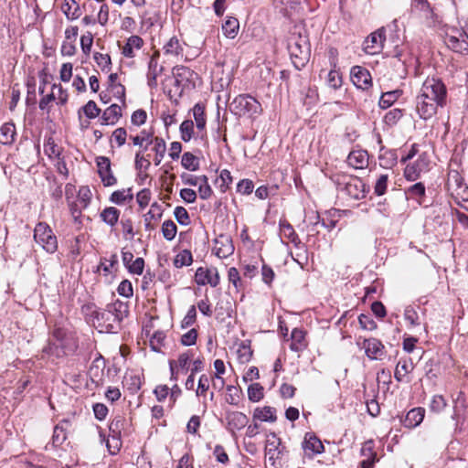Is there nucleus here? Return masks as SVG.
<instances>
[{
	"label": "nucleus",
	"instance_id": "6ab92c4d",
	"mask_svg": "<svg viewBox=\"0 0 468 468\" xmlns=\"http://www.w3.org/2000/svg\"><path fill=\"white\" fill-rule=\"evenodd\" d=\"M191 360L190 352H185L179 355L177 360H170L169 361V367L171 372V379L176 380L177 379V373L179 370L187 371L188 366Z\"/></svg>",
	"mask_w": 468,
	"mask_h": 468
},
{
	"label": "nucleus",
	"instance_id": "f257e3e1",
	"mask_svg": "<svg viewBox=\"0 0 468 468\" xmlns=\"http://www.w3.org/2000/svg\"><path fill=\"white\" fill-rule=\"evenodd\" d=\"M288 49L292 63L297 69H301L306 64L310 56V44L305 36H292L289 39Z\"/></svg>",
	"mask_w": 468,
	"mask_h": 468
},
{
	"label": "nucleus",
	"instance_id": "8fccbe9b",
	"mask_svg": "<svg viewBox=\"0 0 468 468\" xmlns=\"http://www.w3.org/2000/svg\"><path fill=\"white\" fill-rule=\"evenodd\" d=\"M93 58L102 71L108 72L111 69L112 60L110 55L95 52Z\"/></svg>",
	"mask_w": 468,
	"mask_h": 468
},
{
	"label": "nucleus",
	"instance_id": "58836bf2",
	"mask_svg": "<svg viewBox=\"0 0 468 468\" xmlns=\"http://www.w3.org/2000/svg\"><path fill=\"white\" fill-rule=\"evenodd\" d=\"M43 352L56 357H61L66 355L64 344L53 340L48 341V344L43 348Z\"/></svg>",
	"mask_w": 468,
	"mask_h": 468
},
{
	"label": "nucleus",
	"instance_id": "0eeeda50",
	"mask_svg": "<svg viewBox=\"0 0 468 468\" xmlns=\"http://www.w3.org/2000/svg\"><path fill=\"white\" fill-rule=\"evenodd\" d=\"M338 186H344L342 190L351 198L358 200L366 197L368 192L367 185L356 176H349L344 182H338Z\"/></svg>",
	"mask_w": 468,
	"mask_h": 468
},
{
	"label": "nucleus",
	"instance_id": "72a5a7b5",
	"mask_svg": "<svg viewBox=\"0 0 468 468\" xmlns=\"http://www.w3.org/2000/svg\"><path fill=\"white\" fill-rule=\"evenodd\" d=\"M239 23L235 17H228L222 25V31L225 37L233 39L239 32Z\"/></svg>",
	"mask_w": 468,
	"mask_h": 468
},
{
	"label": "nucleus",
	"instance_id": "7c9ffc66",
	"mask_svg": "<svg viewBox=\"0 0 468 468\" xmlns=\"http://www.w3.org/2000/svg\"><path fill=\"white\" fill-rule=\"evenodd\" d=\"M276 419V410L270 406L257 408L253 412V420L274 422Z\"/></svg>",
	"mask_w": 468,
	"mask_h": 468
},
{
	"label": "nucleus",
	"instance_id": "c85d7f7f",
	"mask_svg": "<svg viewBox=\"0 0 468 468\" xmlns=\"http://www.w3.org/2000/svg\"><path fill=\"white\" fill-rule=\"evenodd\" d=\"M280 235L282 238L287 239L295 246H298L301 243L293 227L286 220L280 221Z\"/></svg>",
	"mask_w": 468,
	"mask_h": 468
},
{
	"label": "nucleus",
	"instance_id": "774afa93",
	"mask_svg": "<svg viewBox=\"0 0 468 468\" xmlns=\"http://www.w3.org/2000/svg\"><path fill=\"white\" fill-rule=\"evenodd\" d=\"M404 317H405V320L408 321L410 324V325H412V326L420 324V322L418 321L419 320L418 314L415 311V309L410 305H409L405 308Z\"/></svg>",
	"mask_w": 468,
	"mask_h": 468
},
{
	"label": "nucleus",
	"instance_id": "e433bc0d",
	"mask_svg": "<svg viewBox=\"0 0 468 468\" xmlns=\"http://www.w3.org/2000/svg\"><path fill=\"white\" fill-rule=\"evenodd\" d=\"M155 153L154 156V165H159L165 154L166 144L163 138L155 137L154 138V146L152 149Z\"/></svg>",
	"mask_w": 468,
	"mask_h": 468
},
{
	"label": "nucleus",
	"instance_id": "20e7f679",
	"mask_svg": "<svg viewBox=\"0 0 468 468\" xmlns=\"http://www.w3.org/2000/svg\"><path fill=\"white\" fill-rule=\"evenodd\" d=\"M420 91L446 105L447 89L440 79L428 77L422 83Z\"/></svg>",
	"mask_w": 468,
	"mask_h": 468
},
{
	"label": "nucleus",
	"instance_id": "4468645a",
	"mask_svg": "<svg viewBox=\"0 0 468 468\" xmlns=\"http://www.w3.org/2000/svg\"><path fill=\"white\" fill-rule=\"evenodd\" d=\"M98 173L101 182L105 186H111L116 184L117 180L111 169V161L108 157H97Z\"/></svg>",
	"mask_w": 468,
	"mask_h": 468
},
{
	"label": "nucleus",
	"instance_id": "052dcab7",
	"mask_svg": "<svg viewBox=\"0 0 468 468\" xmlns=\"http://www.w3.org/2000/svg\"><path fill=\"white\" fill-rule=\"evenodd\" d=\"M123 237L125 239L132 240L134 237L133 225L131 218H122L121 220Z\"/></svg>",
	"mask_w": 468,
	"mask_h": 468
},
{
	"label": "nucleus",
	"instance_id": "5fc2aeb1",
	"mask_svg": "<svg viewBox=\"0 0 468 468\" xmlns=\"http://www.w3.org/2000/svg\"><path fill=\"white\" fill-rule=\"evenodd\" d=\"M174 216L180 225L187 226L190 224L189 214L184 207H176Z\"/></svg>",
	"mask_w": 468,
	"mask_h": 468
},
{
	"label": "nucleus",
	"instance_id": "4d7b16f0",
	"mask_svg": "<svg viewBox=\"0 0 468 468\" xmlns=\"http://www.w3.org/2000/svg\"><path fill=\"white\" fill-rule=\"evenodd\" d=\"M80 110L89 119H94L99 116L101 109L97 106L95 101H89Z\"/></svg>",
	"mask_w": 468,
	"mask_h": 468
},
{
	"label": "nucleus",
	"instance_id": "423d86ee",
	"mask_svg": "<svg viewBox=\"0 0 468 468\" xmlns=\"http://www.w3.org/2000/svg\"><path fill=\"white\" fill-rule=\"evenodd\" d=\"M445 44L449 48L458 53L468 51V35L461 28H451L445 36Z\"/></svg>",
	"mask_w": 468,
	"mask_h": 468
},
{
	"label": "nucleus",
	"instance_id": "3c124183",
	"mask_svg": "<svg viewBox=\"0 0 468 468\" xmlns=\"http://www.w3.org/2000/svg\"><path fill=\"white\" fill-rule=\"evenodd\" d=\"M181 139L184 142H189L194 133V122L191 120H186L180 124Z\"/></svg>",
	"mask_w": 468,
	"mask_h": 468
},
{
	"label": "nucleus",
	"instance_id": "0e129e2a",
	"mask_svg": "<svg viewBox=\"0 0 468 468\" xmlns=\"http://www.w3.org/2000/svg\"><path fill=\"white\" fill-rule=\"evenodd\" d=\"M446 400L441 395H435L432 397L430 410L433 412H441L446 407Z\"/></svg>",
	"mask_w": 468,
	"mask_h": 468
},
{
	"label": "nucleus",
	"instance_id": "680f3d73",
	"mask_svg": "<svg viewBox=\"0 0 468 468\" xmlns=\"http://www.w3.org/2000/svg\"><path fill=\"white\" fill-rule=\"evenodd\" d=\"M91 192L88 186H81L78 192V200L82 208H86L90 204Z\"/></svg>",
	"mask_w": 468,
	"mask_h": 468
},
{
	"label": "nucleus",
	"instance_id": "2f4dec72",
	"mask_svg": "<svg viewBox=\"0 0 468 468\" xmlns=\"http://www.w3.org/2000/svg\"><path fill=\"white\" fill-rule=\"evenodd\" d=\"M61 10L69 20L78 19L81 15L80 5L75 0H64Z\"/></svg>",
	"mask_w": 468,
	"mask_h": 468
},
{
	"label": "nucleus",
	"instance_id": "1a4fd4ad",
	"mask_svg": "<svg viewBox=\"0 0 468 468\" xmlns=\"http://www.w3.org/2000/svg\"><path fill=\"white\" fill-rule=\"evenodd\" d=\"M446 186L452 196L460 197L463 199L468 197V186L464 184L463 176L457 170H450Z\"/></svg>",
	"mask_w": 468,
	"mask_h": 468
},
{
	"label": "nucleus",
	"instance_id": "6e6552de",
	"mask_svg": "<svg viewBox=\"0 0 468 468\" xmlns=\"http://www.w3.org/2000/svg\"><path fill=\"white\" fill-rule=\"evenodd\" d=\"M112 315L106 309L93 312V322L97 324L101 332L117 333L121 329V325Z\"/></svg>",
	"mask_w": 468,
	"mask_h": 468
},
{
	"label": "nucleus",
	"instance_id": "79ce46f5",
	"mask_svg": "<svg viewBox=\"0 0 468 468\" xmlns=\"http://www.w3.org/2000/svg\"><path fill=\"white\" fill-rule=\"evenodd\" d=\"M411 10L412 12H419L426 18H429L432 15V10L427 0H411Z\"/></svg>",
	"mask_w": 468,
	"mask_h": 468
},
{
	"label": "nucleus",
	"instance_id": "7ed1b4c3",
	"mask_svg": "<svg viewBox=\"0 0 468 468\" xmlns=\"http://www.w3.org/2000/svg\"><path fill=\"white\" fill-rule=\"evenodd\" d=\"M34 239L48 253H54L58 250L57 237L46 222H38L34 229Z\"/></svg>",
	"mask_w": 468,
	"mask_h": 468
},
{
	"label": "nucleus",
	"instance_id": "2eb2a0df",
	"mask_svg": "<svg viewBox=\"0 0 468 468\" xmlns=\"http://www.w3.org/2000/svg\"><path fill=\"white\" fill-rule=\"evenodd\" d=\"M429 160L425 154H420L417 161L412 165H408L404 170V176L409 181L417 180L421 172L428 170Z\"/></svg>",
	"mask_w": 468,
	"mask_h": 468
},
{
	"label": "nucleus",
	"instance_id": "b1692460",
	"mask_svg": "<svg viewBox=\"0 0 468 468\" xmlns=\"http://www.w3.org/2000/svg\"><path fill=\"white\" fill-rule=\"evenodd\" d=\"M106 310L109 311L112 314H113L112 316L115 318V321H117L120 325L122 320L129 314L128 304L119 300L108 304Z\"/></svg>",
	"mask_w": 468,
	"mask_h": 468
},
{
	"label": "nucleus",
	"instance_id": "9b49d317",
	"mask_svg": "<svg viewBox=\"0 0 468 468\" xmlns=\"http://www.w3.org/2000/svg\"><path fill=\"white\" fill-rule=\"evenodd\" d=\"M362 348L365 349L367 356L371 360H381L385 356V346L382 342L375 337L364 339Z\"/></svg>",
	"mask_w": 468,
	"mask_h": 468
},
{
	"label": "nucleus",
	"instance_id": "864d4df0",
	"mask_svg": "<svg viewBox=\"0 0 468 468\" xmlns=\"http://www.w3.org/2000/svg\"><path fill=\"white\" fill-rule=\"evenodd\" d=\"M118 264V256L116 254L111 255L110 259H101L98 270H102L106 274L111 273L112 269Z\"/></svg>",
	"mask_w": 468,
	"mask_h": 468
},
{
	"label": "nucleus",
	"instance_id": "f03ea898",
	"mask_svg": "<svg viewBox=\"0 0 468 468\" xmlns=\"http://www.w3.org/2000/svg\"><path fill=\"white\" fill-rule=\"evenodd\" d=\"M230 111L236 115H249L250 117L262 112L261 104L249 94L238 95L229 104Z\"/></svg>",
	"mask_w": 468,
	"mask_h": 468
},
{
	"label": "nucleus",
	"instance_id": "603ef678",
	"mask_svg": "<svg viewBox=\"0 0 468 468\" xmlns=\"http://www.w3.org/2000/svg\"><path fill=\"white\" fill-rule=\"evenodd\" d=\"M248 397L252 402H258L263 398V388L259 383H254L248 388Z\"/></svg>",
	"mask_w": 468,
	"mask_h": 468
},
{
	"label": "nucleus",
	"instance_id": "49530a36",
	"mask_svg": "<svg viewBox=\"0 0 468 468\" xmlns=\"http://www.w3.org/2000/svg\"><path fill=\"white\" fill-rule=\"evenodd\" d=\"M173 74L176 80V84L179 85L180 81L184 80H189L193 75V71L185 66H176L173 69Z\"/></svg>",
	"mask_w": 468,
	"mask_h": 468
},
{
	"label": "nucleus",
	"instance_id": "f704fd0d",
	"mask_svg": "<svg viewBox=\"0 0 468 468\" xmlns=\"http://www.w3.org/2000/svg\"><path fill=\"white\" fill-rule=\"evenodd\" d=\"M119 217L120 210L114 207H106L100 214L101 220L110 227H114L116 225L119 220Z\"/></svg>",
	"mask_w": 468,
	"mask_h": 468
},
{
	"label": "nucleus",
	"instance_id": "4be33fe9",
	"mask_svg": "<svg viewBox=\"0 0 468 468\" xmlns=\"http://www.w3.org/2000/svg\"><path fill=\"white\" fill-rule=\"evenodd\" d=\"M144 46V39L137 35L129 37L124 46L122 48V54L125 58H133L135 57V50H139Z\"/></svg>",
	"mask_w": 468,
	"mask_h": 468
},
{
	"label": "nucleus",
	"instance_id": "f8f14e48",
	"mask_svg": "<svg viewBox=\"0 0 468 468\" xmlns=\"http://www.w3.org/2000/svg\"><path fill=\"white\" fill-rule=\"evenodd\" d=\"M195 278L198 285L209 284L211 287L218 286L220 280L217 268L199 267L196 271Z\"/></svg>",
	"mask_w": 468,
	"mask_h": 468
},
{
	"label": "nucleus",
	"instance_id": "6e6d98bb",
	"mask_svg": "<svg viewBox=\"0 0 468 468\" xmlns=\"http://www.w3.org/2000/svg\"><path fill=\"white\" fill-rule=\"evenodd\" d=\"M403 116L400 109H392L388 112L384 116V122L389 126L395 125Z\"/></svg>",
	"mask_w": 468,
	"mask_h": 468
},
{
	"label": "nucleus",
	"instance_id": "473e14b6",
	"mask_svg": "<svg viewBox=\"0 0 468 468\" xmlns=\"http://www.w3.org/2000/svg\"><path fill=\"white\" fill-rule=\"evenodd\" d=\"M304 337V331L299 328H294L291 334L292 344L290 345V348L295 352L303 350L306 346Z\"/></svg>",
	"mask_w": 468,
	"mask_h": 468
},
{
	"label": "nucleus",
	"instance_id": "de8ad7c7",
	"mask_svg": "<svg viewBox=\"0 0 468 468\" xmlns=\"http://www.w3.org/2000/svg\"><path fill=\"white\" fill-rule=\"evenodd\" d=\"M192 261L193 258L190 250H184L175 257L174 265L176 268H182L191 265Z\"/></svg>",
	"mask_w": 468,
	"mask_h": 468
},
{
	"label": "nucleus",
	"instance_id": "5701e85b",
	"mask_svg": "<svg viewBox=\"0 0 468 468\" xmlns=\"http://www.w3.org/2000/svg\"><path fill=\"white\" fill-rule=\"evenodd\" d=\"M303 448L305 452H309L314 454L322 453L324 450L320 439L312 432H307L305 434Z\"/></svg>",
	"mask_w": 468,
	"mask_h": 468
},
{
	"label": "nucleus",
	"instance_id": "39448f33",
	"mask_svg": "<svg viewBox=\"0 0 468 468\" xmlns=\"http://www.w3.org/2000/svg\"><path fill=\"white\" fill-rule=\"evenodd\" d=\"M445 105L432 99L430 96L424 95L423 92H419L416 97V110L421 119L428 120L436 114L438 108H442Z\"/></svg>",
	"mask_w": 468,
	"mask_h": 468
},
{
	"label": "nucleus",
	"instance_id": "c756f323",
	"mask_svg": "<svg viewBox=\"0 0 468 468\" xmlns=\"http://www.w3.org/2000/svg\"><path fill=\"white\" fill-rule=\"evenodd\" d=\"M16 127L12 122L4 123L0 128V144L10 145L14 143L16 137Z\"/></svg>",
	"mask_w": 468,
	"mask_h": 468
},
{
	"label": "nucleus",
	"instance_id": "ddd939ff",
	"mask_svg": "<svg viewBox=\"0 0 468 468\" xmlns=\"http://www.w3.org/2000/svg\"><path fill=\"white\" fill-rule=\"evenodd\" d=\"M232 239L229 235L221 234L214 240L213 250L220 259H226L234 252Z\"/></svg>",
	"mask_w": 468,
	"mask_h": 468
},
{
	"label": "nucleus",
	"instance_id": "c03bdc74",
	"mask_svg": "<svg viewBox=\"0 0 468 468\" xmlns=\"http://www.w3.org/2000/svg\"><path fill=\"white\" fill-rule=\"evenodd\" d=\"M181 165L189 171H197L199 168L198 158L190 152H186L182 155Z\"/></svg>",
	"mask_w": 468,
	"mask_h": 468
},
{
	"label": "nucleus",
	"instance_id": "37998d69",
	"mask_svg": "<svg viewBox=\"0 0 468 468\" xmlns=\"http://www.w3.org/2000/svg\"><path fill=\"white\" fill-rule=\"evenodd\" d=\"M401 93L402 91L399 90L383 93L378 102L379 106L383 109L390 107L399 98Z\"/></svg>",
	"mask_w": 468,
	"mask_h": 468
},
{
	"label": "nucleus",
	"instance_id": "bb28decb",
	"mask_svg": "<svg viewBox=\"0 0 468 468\" xmlns=\"http://www.w3.org/2000/svg\"><path fill=\"white\" fill-rule=\"evenodd\" d=\"M280 444V439L274 432H271L268 435L265 445V455L268 456L269 460L271 461L272 463H274L275 459L278 458V448Z\"/></svg>",
	"mask_w": 468,
	"mask_h": 468
},
{
	"label": "nucleus",
	"instance_id": "cd10ccee",
	"mask_svg": "<svg viewBox=\"0 0 468 468\" xmlns=\"http://www.w3.org/2000/svg\"><path fill=\"white\" fill-rule=\"evenodd\" d=\"M122 116V109L118 104H112L106 110H104L101 115L102 124L109 125L114 124L118 122Z\"/></svg>",
	"mask_w": 468,
	"mask_h": 468
},
{
	"label": "nucleus",
	"instance_id": "ea45409f",
	"mask_svg": "<svg viewBox=\"0 0 468 468\" xmlns=\"http://www.w3.org/2000/svg\"><path fill=\"white\" fill-rule=\"evenodd\" d=\"M193 116L196 122L197 128L200 131L206 127L207 120L205 114V106L202 103H197L193 107Z\"/></svg>",
	"mask_w": 468,
	"mask_h": 468
},
{
	"label": "nucleus",
	"instance_id": "dca6fc26",
	"mask_svg": "<svg viewBox=\"0 0 468 468\" xmlns=\"http://www.w3.org/2000/svg\"><path fill=\"white\" fill-rule=\"evenodd\" d=\"M159 57L160 52L154 51L148 63L147 83L151 89L157 87V78L164 70V67L158 63Z\"/></svg>",
	"mask_w": 468,
	"mask_h": 468
},
{
	"label": "nucleus",
	"instance_id": "9d476101",
	"mask_svg": "<svg viewBox=\"0 0 468 468\" xmlns=\"http://www.w3.org/2000/svg\"><path fill=\"white\" fill-rule=\"evenodd\" d=\"M350 78L354 85L358 89L365 90L372 85V78L369 71L361 66H354L351 69Z\"/></svg>",
	"mask_w": 468,
	"mask_h": 468
},
{
	"label": "nucleus",
	"instance_id": "c9c22d12",
	"mask_svg": "<svg viewBox=\"0 0 468 468\" xmlns=\"http://www.w3.org/2000/svg\"><path fill=\"white\" fill-rule=\"evenodd\" d=\"M413 369L412 362L408 359H400L396 367L394 378L397 381L401 382L403 378Z\"/></svg>",
	"mask_w": 468,
	"mask_h": 468
},
{
	"label": "nucleus",
	"instance_id": "13d9d810",
	"mask_svg": "<svg viewBox=\"0 0 468 468\" xmlns=\"http://www.w3.org/2000/svg\"><path fill=\"white\" fill-rule=\"evenodd\" d=\"M326 82L330 88L337 90L342 86V77L338 71L332 69L328 72Z\"/></svg>",
	"mask_w": 468,
	"mask_h": 468
},
{
	"label": "nucleus",
	"instance_id": "393cba45",
	"mask_svg": "<svg viewBox=\"0 0 468 468\" xmlns=\"http://www.w3.org/2000/svg\"><path fill=\"white\" fill-rule=\"evenodd\" d=\"M71 427V422L69 420H62L54 428L52 436V442L54 445H61L67 439V431Z\"/></svg>",
	"mask_w": 468,
	"mask_h": 468
},
{
	"label": "nucleus",
	"instance_id": "a19ab883",
	"mask_svg": "<svg viewBox=\"0 0 468 468\" xmlns=\"http://www.w3.org/2000/svg\"><path fill=\"white\" fill-rule=\"evenodd\" d=\"M164 51L165 55L178 56L182 54L183 48L176 37H171L165 45Z\"/></svg>",
	"mask_w": 468,
	"mask_h": 468
},
{
	"label": "nucleus",
	"instance_id": "a878e982",
	"mask_svg": "<svg viewBox=\"0 0 468 468\" xmlns=\"http://www.w3.org/2000/svg\"><path fill=\"white\" fill-rule=\"evenodd\" d=\"M228 420V424L230 430H241L244 428L248 422L249 418L242 412L239 411H232L229 412L226 417Z\"/></svg>",
	"mask_w": 468,
	"mask_h": 468
},
{
	"label": "nucleus",
	"instance_id": "338daca9",
	"mask_svg": "<svg viewBox=\"0 0 468 468\" xmlns=\"http://www.w3.org/2000/svg\"><path fill=\"white\" fill-rule=\"evenodd\" d=\"M228 279L229 282H231L237 290L242 288L243 284L240 279L239 272L235 267H231L229 269Z\"/></svg>",
	"mask_w": 468,
	"mask_h": 468
},
{
	"label": "nucleus",
	"instance_id": "f3484780",
	"mask_svg": "<svg viewBox=\"0 0 468 468\" xmlns=\"http://www.w3.org/2000/svg\"><path fill=\"white\" fill-rule=\"evenodd\" d=\"M385 40V33L384 29H378L373 32L370 36L367 37L364 42V50L367 54H377L383 48V42Z\"/></svg>",
	"mask_w": 468,
	"mask_h": 468
},
{
	"label": "nucleus",
	"instance_id": "aec40b11",
	"mask_svg": "<svg viewBox=\"0 0 468 468\" xmlns=\"http://www.w3.org/2000/svg\"><path fill=\"white\" fill-rule=\"evenodd\" d=\"M128 421L123 416H116L109 426L110 436L112 440L120 441L122 434H128L126 431Z\"/></svg>",
	"mask_w": 468,
	"mask_h": 468
},
{
	"label": "nucleus",
	"instance_id": "412c9836",
	"mask_svg": "<svg viewBox=\"0 0 468 468\" xmlns=\"http://www.w3.org/2000/svg\"><path fill=\"white\" fill-rule=\"evenodd\" d=\"M425 416V409L421 407L413 408L408 411L402 424L405 428L413 429L419 426Z\"/></svg>",
	"mask_w": 468,
	"mask_h": 468
},
{
	"label": "nucleus",
	"instance_id": "e2e57ef3",
	"mask_svg": "<svg viewBox=\"0 0 468 468\" xmlns=\"http://www.w3.org/2000/svg\"><path fill=\"white\" fill-rule=\"evenodd\" d=\"M388 175H380L374 186V192L377 196H382L386 193L388 186Z\"/></svg>",
	"mask_w": 468,
	"mask_h": 468
},
{
	"label": "nucleus",
	"instance_id": "bf43d9fd",
	"mask_svg": "<svg viewBox=\"0 0 468 468\" xmlns=\"http://www.w3.org/2000/svg\"><path fill=\"white\" fill-rule=\"evenodd\" d=\"M238 356L241 363H245L250 361L252 351L250 349V346L249 344H246V342H242L238 348Z\"/></svg>",
	"mask_w": 468,
	"mask_h": 468
},
{
	"label": "nucleus",
	"instance_id": "a18cd8bd",
	"mask_svg": "<svg viewBox=\"0 0 468 468\" xmlns=\"http://www.w3.org/2000/svg\"><path fill=\"white\" fill-rule=\"evenodd\" d=\"M124 383L131 393H136L142 386V380L138 374L130 373L124 377Z\"/></svg>",
	"mask_w": 468,
	"mask_h": 468
},
{
	"label": "nucleus",
	"instance_id": "09e8293b",
	"mask_svg": "<svg viewBox=\"0 0 468 468\" xmlns=\"http://www.w3.org/2000/svg\"><path fill=\"white\" fill-rule=\"evenodd\" d=\"M177 232V227L174 221L168 219L165 220L162 225V233L166 240H172L175 239Z\"/></svg>",
	"mask_w": 468,
	"mask_h": 468
},
{
	"label": "nucleus",
	"instance_id": "a211bd4d",
	"mask_svg": "<svg viewBox=\"0 0 468 468\" xmlns=\"http://www.w3.org/2000/svg\"><path fill=\"white\" fill-rule=\"evenodd\" d=\"M369 155L366 150L356 149L349 153L346 162L355 169H365L368 165Z\"/></svg>",
	"mask_w": 468,
	"mask_h": 468
},
{
	"label": "nucleus",
	"instance_id": "69168bd1",
	"mask_svg": "<svg viewBox=\"0 0 468 468\" xmlns=\"http://www.w3.org/2000/svg\"><path fill=\"white\" fill-rule=\"evenodd\" d=\"M165 335L164 332L158 331L154 334L150 339V346L155 352H160V348L164 344Z\"/></svg>",
	"mask_w": 468,
	"mask_h": 468
},
{
	"label": "nucleus",
	"instance_id": "4c0bfd02",
	"mask_svg": "<svg viewBox=\"0 0 468 468\" xmlns=\"http://www.w3.org/2000/svg\"><path fill=\"white\" fill-rule=\"evenodd\" d=\"M133 195L132 193V189L127 188L114 191L112 194L110 200L117 205H123L126 202H130L131 200H133Z\"/></svg>",
	"mask_w": 468,
	"mask_h": 468
}]
</instances>
